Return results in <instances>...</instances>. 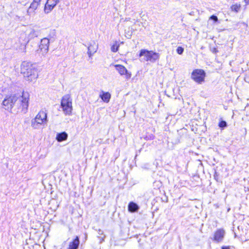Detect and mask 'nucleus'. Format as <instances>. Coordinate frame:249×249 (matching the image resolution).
<instances>
[{
	"instance_id": "obj_22",
	"label": "nucleus",
	"mask_w": 249,
	"mask_h": 249,
	"mask_svg": "<svg viewBox=\"0 0 249 249\" xmlns=\"http://www.w3.org/2000/svg\"><path fill=\"white\" fill-rule=\"evenodd\" d=\"M154 137H155V136L153 135L150 134V135H146L145 136V137L144 138V139L146 140H153L154 139Z\"/></svg>"
},
{
	"instance_id": "obj_18",
	"label": "nucleus",
	"mask_w": 249,
	"mask_h": 249,
	"mask_svg": "<svg viewBox=\"0 0 249 249\" xmlns=\"http://www.w3.org/2000/svg\"><path fill=\"white\" fill-rule=\"evenodd\" d=\"M97 233L98 234L97 237L100 240V243H102L104 240V238L105 237V235L104 234V232L101 229H98L97 230Z\"/></svg>"
},
{
	"instance_id": "obj_5",
	"label": "nucleus",
	"mask_w": 249,
	"mask_h": 249,
	"mask_svg": "<svg viewBox=\"0 0 249 249\" xmlns=\"http://www.w3.org/2000/svg\"><path fill=\"white\" fill-rule=\"evenodd\" d=\"M144 56V60L146 61L153 62L159 59L160 55L159 53L152 51H148L145 49H142L140 51L139 57Z\"/></svg>"
},
{
	"instance_id": "obj_10",
	"label": "nucleus",
	"mask_w": 249,
	"mask_h": 249,
	"mask_svg": "<svg viewBox=\"0 0 249 249\" xmlns=\"http://www.w3.org/2000/svg\"><path fill=\"white\" fill-rule=\"evenodd\" d=\"M225 234V231L223 229L217 230L214 233L213 240L217 243L221 242Z\"/></svg>"
},
{
	"instance_id": "obj_7",
	"label": "nucleus",
	"mask_w": 249,
	"mask_h": 249,
	"mask_svg": "<svg viewBox=\"0 0 249 249\" xmlns=\"http://www.w3.org/2000/svg\"><path fill=\"white\" fill-rule=\"evenodd\" d=\"M50 41L47 38H43L40 41L39 45V49L40 52H42V54L47 53L49 50ZM39 51V50H38Z\"/></svg>"
},
{
	"instance_id": "obj_24",
	"label": "nucleus",
	"mask_w": 249,
	"mask_h": 249,
	"mask_svg": "<svg viewBox=\"0 0 249 249\" xmlns=\"http://www.w3.org/2000/svg\"><path fill=\"white\" fill-rule=\"evenodd\" d=\"M244 2H245L246 6L249 4V0H244Z\"/></svg>"
},
{
	"instance_id": "obj_16",
	"label": "nucleus",
	"mask_w": 249,
	"mask_h": 249,
	"mask_svg": "<svg viewBox=\"0 0 249 249\" xmlns=\"http://www.w3.org/2000/svg\"><path fill=\"white\" fill-rule=\"evenodd\" d=\"M67 138L68 134L65 132L59 133L56 135V139L59 142L65 141L67 139Z\"/></svg>"
},
{
	"instance_id": "obj_6",
	"label": "nucleus",
	"mask_w": 249,
	"mask_h": 249,
	"mask_svg": "<svg viewBox=\"0 0 249 249\" xmlns=\"http://www.w3.org/2000/svg\"><path fill=\"white\" fill-rule=\"evenodd\" d=\"M206 72L202 69H195L191 73V78L198 84H201L205 81Z\"/></svg>"
},
{
	"instance_id": "obj_21",
	"label": "nucleus",
	"mask_w": 249,
	"mask_h": 249,
	"mask_svg": "<svg viewBox=\"0 0 249 249\" xmlns=\"http://www.w3.org/2000/svg\"><path fill=\"white\" fill-rule=\"evenodd\" d=\"M184 49L181 46H178L177 49V52L178 54H181L183 53Z\"/></svg>"
},
{
	"instance_id": "obj_9",
	"label": "nucleus",
	"mask_w": 249,
	"mask_h": 249,
	"mask_svg": "<svg viewBox=\"0 0 249 249\" xmlns=\"http://www.w3.org/2000/svg\"><path fill=\"white\" fill-rule=\"evenodd\" d=\"M58 2L59 0H47L44 8L45 13H50Z\"/></svg>"
},
{
	"instance_id": "obj_17",
	"label": "nucleus",
	"mask_w": 249,
	"mask_h": 249,
	"mask_svg": "<svg viewBox=\"0 0 249 249\" xmlns=\"http://www.w3.org/2000/svg\"><path fill=\"white\" fill-rule=\"evenodd\" d=\"M139 209V207L138 205L133 202H130L128 204V209L130 212L133 213L137 212Z\"/></svg>"
},
{
	"instance_id": "obj_3",
	"label": "nucleus",
	"mask_w": 249,
	"mask_h": 249,
	"mask_svg": "<svg viewBox=\"0 0 249 249\" xmlns=\"http://www.w3.org/2000/svg\"><path fill=\"white\" fill-rule=\"evenodd\" d=\"M47 113L44 111L41 110L32 120L31 126L35 129H37L41 125L47 124Z\"/></svg>"
},
{
	"instance_id": "obj_13",
	"label": "nucleus",
	"mask_w": 249,
	"mask_h": 249,
	"mask_svg": "<svg viewBox=\"0 0 249 249\" xmlns=\"http://www.w3.org/2000/svg\"><path fill=\"white\" fill-rule=\"evenodd\" d=\"M99 97L104 102L107 103L109 102L111 98V94L108 92H105L103 90H101Z\"/></svg>"
},
{
	"instance_id": "obj_14",
	"label": "nucleus",
	"mask_w": 249,
	"mask_h": 249,
	"mask_svg": "<svg viewBox=\"0 0 249 249\" xmlns=\"http://www.w3.org/2000/svg\"><path fill=\"white\" fill-rule=\"evenodd\" d=\"M80 244L79 238L78 236L76 237L69 243L68 249H78Z\"/></svg>"
},
{
	"instance_id": "obj_4",
	"label": "nucleus",
	"mask_w": 249,
	"mask_h": 249,
	"mask_svg": "<svg viewBox=\"0 0 249 249\" xmlns=\"http://www.w3.org/2000/svg\"><path fill=\"white\" fill-rule=\"evenodd\" d=\"M61 107L65 115H70L72 110V99L70 94L63 96L61 101Z\"/></svg>"
},
{
	"instance_id": "obj_1",
	"label": "nucleus",
	"mask_w": 249,
	"mask_h": 249,
	"mask_svg": "<svg viewBox=\"0 0 249 249\" xmlns=\"http://www.w3.org/2000/svg\"><path fill=\"white\" fill-rule=\"evenodd\" d=\"M29 94L28 92H23L21 96L16 95L6 96L2 102V105L5 110H11L14 106H17L21 109L24 113L26 112L29 106Z\"/></svg>"
},
{
	"instance_id": "obj_19",
	"label": "nucleus",
	"mask_w": 249,
	"mask_h": 249,
	"mask_svg": "<svg viewBox=\"0 0 249 249\" xmlns=\"http://www.w3.org/2000/svg\"><path fill=\"white\" fill-rule=\"evenodd\" d=\"M119 46L120 45L117 43V42H116L111 47V51L113 53L117 52L119 50Z\"/></svg>"
},
{
	"instance_id": "obj_25",
	"label": "nucleus",
	"mask_w": 249,
	"mask_h": 249,
	"mask_svg": "<svg viewBox=\"0 0 249 249\" xmlns=\"http://www.w3.org/2000/svg\"><path fill=\"white\" fill-rule=\"evenodd\" d=\"M221 249H231L229 246H223L221 247Z\"/></svg>"
},
{
	"instance_id": "obj_15",
	"label": "nucleus",
	"mask_w": 249,
	"mask_h": 249,
	"mask_svg": "<svg viewBox=\"0 0 249 249\" xmlns=\"http://www.w3.org/2000/svg\"><path fill=\"white\" fill-rule=\"evenodd\" d=\"M97 49V46L95 43L90 44L88 47V53L89 57H90L93 53H94Z\"/></svg>"
},
{
	"instance_id": "obj_8",
	"label": "nucleus",
	"mask_w": 249,
	"mask_h": 249,
	"mask_svg": "<svg viewBox=\"0 0 249 249\" xmlns=\"http://www.w3.org/2000/svg\"><path fill=\"white\" fill-rule=\"evenodd\" d=\"M116 70L118 71L121 75H124L126 79H129L131 78V73L128 71L127 69L122 65H116L115 66Z\"/></svg>"
},
{
	"instance_id": "obj_11",
	"label": "nucleus",
	"mask_w": 249,
	"mask_h": 249,
	"mask_svg": "<svg viewBox=\"0 0 249 249\" xmlns=\"http://www.w3.org/2000/svg\"><path fill=\"white\" fill-rule=\"evenodd\" d=\"M41 0H34L31 3L28 10V12L30 13H33L37 9V8L40 5Z\"/></svg>"
},
{
	"instance_id": "obj_23",
	"label": "nucleus",
	"mask_w": 249,
	"mask_h": 249,
	"mask_svg": "<svg viewBox=\"0 0 249 249\" xmlns=\"http://www.w3.org/2000/svg\"><path fill=\"white\" fill-rule=\"evenodd\" d=\"M210 19L213 20L214 22H217L218 21V18L215 15L211 16L210 18Z\"/></svg>"
},
{
	"instance_id": "obj_20",
	"label": "nucleus",
	"mask_w": 249,
	"mask_h": 249,
	"mask_svg": "<svg viewBox=\"0 0 249 249\" xmlns=\"http://www.w3.org/2000/svg\"><path fill=\"white\" fill-rule=\"evenodd\" d=\"M218 126L220 128H224L227 126V124L226 121L222 120L219 122Z\"/></svg>"
},
{
	"instance_id": "obj_2",
	"label": "nucleus",
	"mask_w": 249,
	"mask_h": 249,
	"mask_svg": "<svg viewBox=\"0 0 249 249\" xmlns=\"http://www.w3.org/2000/svg\"><path fill=\"white\" fill-rule=\"evenodd\" d=\"M20 69L26 80L33 82L37 78V71L34 64L22 63Z\"/></svg>"
},
{
	"instance_id": "obj_12",
	"label": "nucleus",
	"mask_w": 249,
	"mask_h": 249,
	"mask_svg": "<svg viewBox=\"0 0 249 249\" xmlns=\"http://www.w3.org/2000/svg\"><path fill=\"white\" fill-rule=\"evenodd\" d=\"M242 8V5L240 2H233L230 6V11L233 13H238Z\"/></svg>"
}]
</instances>
